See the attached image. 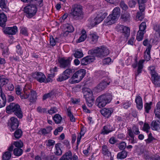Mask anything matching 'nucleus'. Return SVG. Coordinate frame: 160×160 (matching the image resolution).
<instances>
[{"instance_id":"e433bc0d","label":"nucleus","mask_w":160,"mask_h":160,"mask_svg":"<svg viewBox=\"0 0 160 160\" xmlns=\"http://www.w3.org/2000/svg\"><path fill=\"white\" fill-rule=\"evenodd\" d=\"M7 0H0V7L3 10L7 11H8L6 5Z\"/></svg>"},{"instance_id":"338daca9","label":"nucleus","mask_w":160,"mask_h":160,"mask_svg":"<svg viewBox=\"0 0 160 160\" xmlns=\"http://www.w3.org/2000/svg\"><path fill=\"white\" fill-rule=\"evenodd\" d=\"M137 17L140 21H142L144 18L142 13L138 12L137 14Z\"/></svg>"},{"instance_id":"79ce46f5","label":"nucleus","mask_w":160,"mask_h":160,"mask_svg":"<svg viewBox=\"0 0 160 160\" xmlns=\"http://www.w3.org/2000/svg\"><path fill=\"white\" fill-rule=\"evenodd\" d=\"M11 153L9 152H6L2 156L3 160H9L11 157Z\"/></svg>"},{"instance_id":"0eeeda50","label":"nucleus","mask_w":160,"mask_h":160,"mask_svg":"<svg viewBox=\"0 0 160 160\" xmlns=\"http://www.w3.org/2000/svg\"><path fill=\"white\" fill-rule=\"evenodd\" d=\"M97 14V16L93 21L90 22V25L92 27L102 22L108 15L107 13L102 10H99Z\"/></svg>"},{"instance_id":"6e6552de","label":"nucleus","mask_w":160,"mask_h":160,"mask_svg":"<svg viewBox=\"0 0 160 160\" xmlns=\"http://www.w3.org/2000/svg\"><path fill=\"white\" fill-rule=\"evenodd\" d=\"M25 12L27 14V17L31 18L34 16L37 11V8L36 5L34 4L29 5L24 8Z\"/></svg>"},{"instance_id":"cd10ccee","label":"nucleus","mask_w":160,"mask_h":160,"mask_svg":"<svg viewBox=\"0 0 160 160\" xmlns=\"http://www.w3.org/2000/svg\"><path fill=\"white\" fill-rule=\"evenodd\" d=\"M121 18L124 22H129L130 20V14L128 12H126L122 14Z\"/></svg>"},{"instance_id":"2eb2a0df","label":"nucleus","mask_w":160,"mask_h":160,"mask_svg":"<svg viewBox=\"0 0 160 160\" xmlns=\"http://www.w3.org/2000/svg\"><path fill=\"white\" fill-rule=\"evenodd\" d=\"M33 78L40 83L44 82L45 79H46L45 75L40 72H36L32 74Z\"/></svg>"},{"instance_id":"13d9d810","label":"nucleus","mask_w":160,"mask_h":160,"mask_svg":"<svg viewBox=\"0 0 160 160\" xmlns=\"http://www.w3.org/2000/svg\"><path fill=\"white\" fill-rule=\"evenodd\" d=\"M53 95L52 92H50L49 93L44 94L42 97V100H45L48 98H50Z\"/></svg>"},{"instance_id":"864d4df0","label":"nucleus","mask_w":160,"mask_h":160,"mask_svg":"<svg viewBox=\"0 0 160 160\" xmlns=\"http://www.w3.org/2000/svg\"><path fill=\"white\" fill-rule=\"evenodd\" d=\"M149 69L150 70V73L151 74L152 77V76H155L158 74L155 71V68L154 66H152L149 67Z\"/></svg>"},{"instance_id":"c756f323","label":"nucleus","mask_w":160,"mask_h":160,"mask_svg":"<svg viewBox=\"0 0 160 160\" xmlns=\"http://www.w3.org/2000/svg\"><path fill=\"white\" fill-rule=\"evenodd\" d=\"M0 96L1 98H0V108L4 107L6 104V99L5 94L1 92Z\"/></svg>"},{"instance_id":"412c9836","label":"nucleus","mask_w":160,"mask_h":160,"mask_svg":"<svg viewBox=\"0 0 160 160\" xmlns=\"http://www.w3.org/2000/svg\"><path fill=\"white\" fill-rule=\"evenodd\" d=\"M7 20V16L2 10H0V26L2 28L4 27Z\"/></svg>"},{"instance_id":"09e8293b","label":"nucleus","mask_w":160,"mask_h":160,"mask_svg":"<svg viewBox=\"0 0 160 160\" xmlns=\"http://www.w3.org/2000/svg\"><path fill=\"white\" fill-rule=\"evenodd\" d=\"M55 144V141L52 139H49L47 141L46 146L52 148Z\"/></svg>"},{"instance_id":"0e129e2a","label":"nucleus","mask_w":160,"mask_h":160,"mask_svg":"<svg viewBox=\"0 0 160 160\" xmlns=\"http://www.w3.org/2000/svg\"><path fill=\"white\" fill-rule=\"evenodd\" d=\"M14 136L16 139H18L20 138V129H18L15 131L14 133Z\"/></svg>"},{"instance_id":"49530a36","label":"nucleus","mask_w":160,"mask_h":160,"mask_svg":"<svg viewBox=\"0 0 160 160\" xmlns=\"http://www.w3.org/2000/svg\"><path fill=\"white\" fill-rule=\"evenodd\" d=\"M83 56L82 51H75L74 56L75 58H80L82 57Z\"/></svg>"},{"instance_id":"69168bd1","label":"nucleus","mask_w":160,"mask_h":160,"mask_svg":"<svg viewBox=\"0 0 160 160\" xmlns=\"http://www.w3.org/2000/svg\"><path fill=\"white\" fill-rule=\"evenodd\" d=\"M121 7L124 10H126L128 8L127 5L124 3V1H122L120 3Z\"/></svg>"},{"instance_id":"473e14b6","label":"nucleus","mask_w":160,"mask_h":160,"mask_svg":"<svg viewBox=\"0 0 160 160\" xmlns=\"http://www.w3.org/2000/svg\"><path fill=\"white\" fill-rule=\"evenodd\" d=\"M75 72V70L74 69L69 68H66V70H65L63 72L67 75L68 77V78H69L71 76L72 74Z\"/></svg>"},{"instance_id":"5701e85b","label":"nucleus","mask_w":160,"mask_h":160,"mask_svg":"<svg viewBox=\"0 0 160 160\" xmlns=\"http://www.w3.org/2000/svg\"><path fill=\"white\" fill-rule=\"evenodd\" d=\"M16 147L13 150V153L16 156H20V142L14 141L12 144Z\"/></svg>"},{"instance_id":"f704fd0d","label":"nucleus","mask_w":160,"mask_h":160,"mask_svg":"<svg viewBox=\"0 0 160 160\" xmlns=\"http://www.w3.org/2000/svg\"><path fill=\"white\" fill-rule=\"evenodd\" d=\"M68 79V77L63 72L61 74H60L57 80L58 82H61Z\"/></svg>"},{"instance_id":"8fccbe9b","label":"nucleus","mask_w":160,"mask_h":160,"mask_svg":"<svg viewBox=\"0 0 160 160\" xmlns=\"http://www.w3.org/2000/svg\"><path fill=\"white\" fill-rule=\"evenodd\" d=\"M58 111L57 108L55 107H52L50 110H47V113L50 114H52L56 113Z\"/></svg>"},{"instance_id":"774afa93","label":"nucleus","mask_w":160,"mask_h":160,"mask_svg":"<svg viewBox=\"0 0 160 160\" xmlns=\"http://www.w3.org/2000/svg\"><path fill=\"white\" fill-rule=\"evenodd\" d=\"M111 61V59L110 58H107L104 59L103 60V63L104 64H108Z\"/></svg>"},{"instance_id":"e2e57ef3","label":"nucleus","mask_w":160,"mask_h":160,"mask_svg":"<svg viewBox=\"0 0 160 160\" xmlns=\"http://www.w3.org/2000/svg\"><path fill=\"white\" fill-rule=\"evenodd\" d=\"M50 44L51 46L53 47L56 44V41L52 36L50 37Z\"/></svg>"},{"instance_id":"4468645a","label":"nucleus","mask_w":160,"mask_h":160,"mask_svg":"<svg viewBox=\"0 0 160 160\" xmlns=\"http://www.w3.org/2000/svg\"><path fill=\"white\" fill-rule=\"evenodd\" d=\"M117 28L118 29V31L122 33V35L126 38H127L129 36L130 28L129 27L123 25H120L117 26Z\"/></svg>"},{"instance_id":"de8ad7c7","label":"nucleus","mask_w":160,"mask_h":160,"mask_svg":"<svg viewBox=\"0 0 160 160\" xmlns=\"http://www.w3.org/2000/svg\"><path fill=\"white\" fill-rule=\"evenodd\" d=\"M130 138L129 139V141L131 144H134L137 143V141L135 138V136H133L131 133L130 135H128Z\"/></svg>"},{"instance_id":"4d7b16f0","label":"nucleus","mask_w":160,"mask_h":160,"mask_svg":"<svg viewBox=\"0 0 160 160\" xmlns=\"http://www.w3.org/2000/svg\"><path fill=\"white\" fill-rule=\"evenodd\" d=\"M136 4V2L134 0H130L128 2V5L131 8L135 7Z\"/></svg>"},{"instance_id":"4c0bfd02","label":"nucleus","mask_w":160,"mask_h":160,"mask_svg":"<svg viewBox=\"0 0 160 160\" xmlns=\"http://www.w3.org/2000/svg\"><path fill=\"white\" fill-rule=\"evenodd\" d=\"M152 104V102H151L149 103L146 102L144 105L145 112L147 113H149L150 110L151 109V106Z\"/></svg>"},{"instance_id":"6e6d98bb","label":"nucleus","mask_w":160,"mask_h":160,"mask_svg":"<svg viewBox=\"0 0 160 160\" xmlns=\"http://www.w3.org/2000/svg\"><path fill=\"white\" fill-rule=\"evenodd\" d=\"M139 5V8L140 10V12L142 13L145 11V3L138 4Z\"/></svg>"},{"instance_id":"3c124183","label":"nucleus","mask_w":160,"mask_h":160,"mask_svg":"<svg viewBox=\"0 0 160 160\" xmlns=\"http://www.w3.org/2000/svg\"><path fill=\"white\" fill-rule=\"evenodd\" d=\"M37 111L40 113H47V109L46 108H42L41 107L39 106L37 108Z\"/></svg>"},{"instance_id":"a211bd4d","label":"nucleus","mask_w":160,"mask_h":160,"mask_svg":"<svg viewBox=\"0 0 160 160\" xmlns=\"http://www.w3.org/2000/svg\"><path fill=\"white\" fill-rule=\"evenodd\" d=\"M113 112V110L112 108H104L100 110V112L101 114L105 117L108 118L112 114Z\"/></svg>"},{"instance_id":"20e7f679","label":"nucleus","mask_w":160,"mask_h":160,"mask_svg":"<svg viewBox=\"0 0 160 160\" xmlns=\"http://www.w3.org/2000/svg\"><path fill=\"white\" fill-rule=\"evenodd\" d=\"M112 99V96L109 93H107L99 96L96 99V103L100 108L103 107L109 103Z\"/></svg>"},{"instance_id":"393cba45","label":"nucleus","mask_w":160,"mask_h":160,"mask_svg":"<svg viewBox=\"0 0 160 160\" xmlns=\"http://www.w3.org/2000/svg\"><path fill=\"white\" fill-rule=\"evenodd\" d=\"M152 83L156 87L160 86V76L158 74L152 76Z\"/></svg>"},{"instance_id":"f03ea898","label":"nucleus","mask_w":160,"mask_h":160,"mask_svg":"<svg viewBox=\"0 0 160 160\" xmlns=\"http://www.w3.org/2000/svg\"><path fill=\"white\" fill-rule=\"evenodd\" d=\"M32 86L30 84H26L23 88V91L21 92V98L27 99L28 98L30 92L29 101L33 103L36 102L37 98V93L36 91L31 89Z\"/></svg>"},{"instance_id":"58836bf2","label":"nucleus","mask_w":160,"mask_h":160,"mask_svg":"<svg viewBox=\"0 0 160 160\" xmlns=\"http://www.w3.org/2000/svg\"><path fill=\"white\" fill-rule=\"evenodd\" d=\"M146 28V22H143L139 26L138 31L145 33Z\"/></svg>"},{"instance_id":"aec40b11","label":"nucleus","mask_w":160,"mask_h":160,"mask_svg":"<svg viewBox=\"0 0 160 160\" xmlns=\"http://www.w3.org/2000/svg\"><path fill=\"white\" fill-rule=\"evenodd\" d=\"M10 124L11 128L13 131L16 129L19 125L18 119L13 117L11 118Z\"/></svg>"},{"instance_id":"f8f14e48","label":"nucleus","mask_w":160,"mask_h":160,"mask_svg":"<svg viewBox=\"0 0 160 160\" xmlns=\"http://www.w3.org/2000/svg\"><path fill=\"white\" fill-rule=\"evenodd\" d=\"M70 58L65 59L64 58H61L58 59L59 67L61 68L66 69L70 67Z\"/></svg>"},{"instance_id":"680f3d73","label":"nucleus","mask_w":160,"mask_h":160,"mask_svg":"<svg viewBox=\"0 0 160 160\" xmlns=\"http://www.w3.org/2000/svg\"><path fill=\"white\" fill-rule=\"evenodd\" d=\"M126 146V143L124 142H122L119 143L118 148L121 150H123L125 148Z\"/></svg>"},{"instance_id":"f3484780","label":"nucleus","mask_w":160,"mask_h":160,"mask_svg":"<svg viewBox=\"0 0 160 160\" xmlns=\"http://www.w3.org/2000/svg\"><path fill=\"white\" fill-rule=\"evenodd\" d=\"M17 31V28L16 26H14L12 27H6L3 30L5 34L11 35H15Z\"/></svg>"},{"instance_id":"9d476101","label":"nucleus","mask_w":160,"mask_h":160,"mask_svg":"<svg viewBox=\"0 0 160 160\" xmlns=\"http://www.w3.org/2000/svg\"><path fill=\"white\" fill-rule=\"evenodd\" d=\"M59 160H79L78 155L76 153L72 154L70 151L66 152Z\"/></svg>"},{"instance_id":"37998d69","label":"nucleus","mask_w":160,"mask_h":160,"mask_svg":"<svg viewBox=\"0 0 160 160\" xmlns=\"http://www.w3.org/2000/svg\"><path fill=\"white\" fill-rule=\"evenodd\" d=\"M143 158L145 160H152V155L148 152H145L144 153Z\"/></svg>"},{"instance_id":"72a5a7b5","label":"nucleus","mask_w":160,"mask_h":160,"mask_svg":"<svg viewBox=\"0 0 160 160\" xmlns=\"http://www.w3.org/2000/svg\"><path fill=\"white\" fill-rule=\"evenodd\" d=\"M148 138L145 140L147 144H149L151 142L153 143L157 140V139L152 137V134L151 132L148 134Z\"/></svg>"},{"instance_id":"7ed1b4c3","label":"nucleus","mask_w":160,"mask_h":160,"mask_svg":"<svg viewBox=\"0 0 160 160\" xmlns=\"http://www.w3.org/2000/svg\"><path fill=\"white\" fill-rule=\"evenodd\" d=\"M70 14L72 19L75 20L82 19L84 15L82 7L78 4H74L72 5Z\"/></svg>"},{"instance_id":"f257e3e1","label":"nucleus","mask_w":160,"mask_h":160,"mask_svg":"<svg viewBox=\"0 0 160 160\" xmlns=\"http://www.w3.org/2000/svg\"><path fill=\"white\" fill-rule=\"evenodd\" d=\"M109 53V50L106 47H102L101 48L97 47L92 48L88 52V53L92 56H87L82 58L81 61V64L87 65L93 62L95 59V57L102 58L107 56Z\"/></svg>"},{"instance_id":"bb28decb","label":"nucleus","mask_w":160,"mask_h":160,"mask_svg":"<svg viewBox=\"0 0 160 160\" xmlns=\"http://www.w3.org/2000/svg\"><path fill=\"white\" fill-rule=\"evenodd\" d=\"M102 153L103 155L109 157L111 155V152H110L108 147L106 145L102 146Z\"/></svg>"},{"instance_id":"ea45409f","label":"nucleus","mask_w":160,"mask_h":160,"mask_svg":"<svg viewBox=\"0 0 160 160\" xmlns=\"http://www.w3.org/2000/svg\"><path fill=\"white\" fill-rule=\"evenodd\" d=\"M53 119L55 122L57 124L61 122L62 117L59 114H56L53 117Z\"/></svg>"},{"instance_id":"a18cd8bd","label":"nucleus","mask_w":160,"mask_h":160,"mask_svg":"<svg viewBox=\"0 0 160 160\" xmlns=\"http://www.w3.org/2000/svg\"><path fill=\"white\" fill-rule=\"evenodd\" d=\"M21 34L24 36H28V28L26 27H22L21 29Z\"/></svg>"},{"instance_id":"2f4dec72","label":"nucleus","mask_w":160,"mask_h":160,"mask_svg":"<svg viewBox=\"0 0 160 160\" xmlns=\"http://www.w3.org/2000/svg\"><path fill=\"white\" fill-rule=\"evenodd\" d=\"M127 154V152L125 150H122L118 153L117 155V158L118 159H122L126 158Z\"/></svg>"},{"instance_id":"1a4fd4ad","label":"nucleus","mask_w":160,"mask_h":160,"mask_svg":"<svg viewBox=\"0 0 160 160\" xmlns=\"http://www.w3.org/2000/svg\"><path fill=\"white\" fill-rule=\"evenodd\" d=\"M7 111H12L14 112V114L18 118H20V106L19 105L14 103H10L6 108Z\"/></svg>"},{"instance_id":"052dcab7","label":"nucleus","mask_w":160,"mask_h":160,"mask_svg":"<svg viewBox=\"0 0 160 160\" xmlns=\"http://www.w3.org/2000/svg\"><path fill=\"white\" fill-rule=\"evenodd\" d=\"M63 128L62 127H60L57 128L54 131V134L55 135H57L58 132H60L62 130Z\"/></svg>"},{"instance_id":"39448f33","label":"nucleus","mask_w":160,"mask_h":160,"mask_svg":"<svg viewBox=\"0 0 160 160\" xmlns=\"http://www.w3.org/2000/svg\"><path fill=\"white\" fill-rule=\"evenodd\" d=\"M120 9L119 7L115 8L112 11V13L110 14L105 20L108 25L114 23L120 16Z\"/></svg>"},{"instance_id":"a19ab883","label":"nucleus","mask_w":160,"mask_h":160,"mask_svg":"<svg viewBox=\"0 0 160 160\" xmlns=\"http://www.w3.org/2000/svg\"><path fill=\"white\" fill-rule=\"evenodd\" d=\"M7 80L5 79L3 75H0V88L6 84Z\"/></svg>"},{"instance_id":"423d86ee","label":"nucleus","mask_w":160,"mask_h":160,"mask_svg":"<svg viewBox=\"0 0 160 160\" xmlns=\"http://www.w3.org/2000/svg\"><path fill=\"white\" fill-rule=\"evenodd\" d=\"M86 73V70L81 69L76 72L71 78L72 84L77 83L80 82L84 77Z\"/></svg>"},{"instance_id":"bf43d9fd","label":"nucleus","mask_w":160,"mask_h":160,"mask_svg":"<svg viewBox=\"0 0 160 160\" xmlns=\"http://www.w3.org/2000/svg\"><path fill=\"white\" fill-rule=\"evenodd\" d=\"M87 35L85 33H82L78 39V42H80L84 41L86 38Z\"/></svg>"},{"instance_id":"c03bdc74","label":"nucleus","mask_w":160,"mask_h":160,"mask_svg":"<svg viewBox=\"0 0 160 160\" xmlns=\"http://www.w3.org/2000/svg\"><path fill=\"white\" fill-rule=\"evenodd\" d=\"M144 33H145L138 31L136 36L137 40L139 41L142 40L143 38V35Z\"/></svg>"},{"instance_id":"ddd939ff","label":"nucleus","mask_w":160,"mask_h":160,"mask_svg":"<svg viewBox=\"0 0 160 160\" xmlns=\"http://www.w3.org/2000/svg\"><path fill=\"white\" fill-rule=\"evenodd\" d=\"M137 58H135V62L132 65V67L134 68H136L138 66L137 71L135 73V78L141 73L142 69L143 68V61L142 60H140L138 63Z\"/></svg>"},{"instance_id":"7c9ffc66","label":"nucleus","mask_w":160,"mask_h":160,"mask_svg":"<svg viewBox=\"0 0 160 160\" xmlns=\"http://www.w3.org/2000/svg\"><path fill=\"white\" fill-rule=\"evenodd\" d=\"M61 146V143H58L55 145V151L54 153L57 156L61 155L62 154V151L61 150L60 147Z\"/></svg>"},{"instance_id":"9b49d317","label":"nucleus","mask_w":160,"mask_h":160,"mask_svg":"<svg viewBox=\"0 0 160 160\" xmlns=\"http://www.w3.org/2000/svg\"><path fill=\"white\" fill-rule=\"evenodd\" d=\"M84 97L85 98L88 106L89 107H91L94 100L92 92L91 91H86L84 92Z\"/></svg>"},{"instance_id":"c85d7f7f","label":"nucleus","mask_w":160,"mask_h":160,"mask_svg":"<svg viewBox=\"0 0 160 160\" xmlns=\"http://www.w3.org/2000/svg\"><path fill=\"white\" fill-rule=\"evenodd\" d=\"M154 113L155 116L160 119V102L157 103L154 110Z\"/></svg>"},{"instance_id":"b1692460","label":"nucleus","mask_w":160,"mask_h":160,"mask_svg":"<svg viewBox=\"0 0 160 160\" xmlns=\"http://www.w3.org/2000/svg\"><path fill=\"white\" fill-rule=\"evenodd\" d=\"M152 47L151 44H149L148 46L144 52V58L147 61L149 60L151 58L150 50Z\"/></svg>"},{"instance_id":"c9c22d12","label":"nucleus","mask_w":160,"mask_h":160,"mask_svg":"<svg viewBox=\"0 0 160 160\" xmlns=\"http://www.w3.org/2000/svg\"><path fill=\"white\" fill-rule=\"evenodd\" d=\"M90 37L91 41L93 42V43H95L97 42L99 37L96 32L90 34Z\"/></svg>"},{"instance_id":"603ef678","label":"nucleus","mask_w":160,"mask_h":160,"mask_svg":"<svg viewBox=\"0 0 160 160\" xmlns=\"http://www.w3.org/2000/svg\"><path fill=\"white\" fill-rule=\"evenodd\" d=\"M150 127L149 124L147 123H144L142 130L146 132V133H148L149 132V130L150 129Z\"/></svg>"},{"instance_id":"6ab92c4d","label":"nucleus","mask_w":160,"mask_h":160,"mask_svg":"<svg viewBox=\"0 0 160 160\" xmlns=\"http://www.w3.org/2000/svg\"><path fill=\"white\" fill-rule=\"evenodd\" d=\"M140 132L139 131V128L138 126L134 125L132 127V128L128 129L127 134L128 135H130L131 133L132 134L133 136L135 135H138L140 134Z\"/></svg>"},{"instance_id":"5fc2aeb1","label":"nucleus","mask_w":160,"mask_h":160,"mask_svg":"<svg viewBox=\"0 0 160 160\" xmlns=\"http://www.w3.org/2000/svg\"><path fill=\"white\" fill-rule=\"evenodd\" d=\"M65 30L70 31V32H73L74 29L72 26L70 24H68L66 25Z\"/></svg>"},{"instance_id":"4be33fe9","label":"nucleus","mask_w":160,"mask_h":160,"mask_svg":"<svg viewBox=\"0 0 160 160\" xmlns=\"http://www.w3.org/2000/svg\"><path fill=\"white\" fill-rule=\"evenodd\" d=\"M114 130L113 128L111 125H107L103 127L101 134L103 135L108 134Z\"/></svg>"},{"instance_id":"dca6fc26","label":"nucleus","mask_w":160,"mask_h":160,"mask_svg":"<svg viewBox=\"0 0 160 160\" xmlns=\"http://www.w3.org/2000/svg\"><path fill=\"white\" fill-rule=\"evenodd\" d=\"M110 81L109 79L107 78L102 80L101 82L97 86L96 88L100 92L104 89L108 85H109Z\"/></svg>"},{"instance_id":"a878e982","label":"nucleus","mask_w":160,"mask_h":160,"mask_svg":"<svg viewBox=\"0 0 160 160\" xmlns=\"http://www.w3.org/2000/svg\"><path fill=\"white\" fill-rule=\"evenodd\" d=\"M151 128L152 130H158L160 128V122L158 121H153L151 124Z\"/></svg>"}]
</instances>
